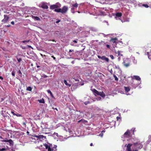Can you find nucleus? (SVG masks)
Masks as SVG:
<instances>
[{
    "mask_svg": "<svg viewBox=\"0 0 151 151\" xmlns=\"http://www.w3.org/2000/svg\"><path fill=\"white\" fill-rule=\"evenodd\" d=\"M125 146L126 147L127 151H138L137 149L142 148L143 145L141 142L138 141L133 143V144L131 143L126 144Z\"/></svg>",
    "mask_w": 151,
    "mask_h": 151,
    "instance_id": "nucleus-1",
    "label": "nucleus"
},
{
    "mask_svg": "<svg viewBox=\"0 0 151 151\" xmlns=\"http://www.w3.org/2000/svg\"><path fill=\"white\" fill-rule=\"evenodd\" d=\"M134 129H135L133 128L131 130L127 129L124 134V137L128 138L132 137V135L134 134Z\"/></svg>",
    "mask_w": 151,
    "mask_h": 151,
    "instance_id": "nucleus-2",
    "label": "nucleus"
},
{
    "mask_svg": "<svg viewBox=\"0 0 151 151\" xmlns=\"http://www.w3.org/2000/svg\"><path fill=\"white\" fill-rule=\"evenodd\" d=\"M44 146L46 149H47L48 151H57L56 146L53 147L52 145L51 144H45L44 145Z\"/></svg>",
    "mask_w": 151,
    "mask_h": 151,
    "instance_id": "nucleus-3",
    "label": "nucleus"
},
{
    "mask_svg": "<svg viewBox=\"0 0 151 151\" xmlns=\"http://www.w3.org/2000/svg\"><path fill=\"white\" fill-rule=\"evenodd\" d=\"M91 90L95 96H100L102 97L105 96V94L103 91L99 92L95 89H93Z\"/></svg>",
    "mask_w": 151,
    "mask_h": 151,
    "instance_id": "nucleus-4",
    "label": "nucleus"
},
{
    "mask_svg": "<svg viewBox=\"0 0 151 151\" xmlns=\"http://www.w3.org/2000/svg\"><path fill=\"white\" fill-rule=\"evenodd\" d=\"M61 6V5L60 4H56L51 5L50 6V9H56Z\"/></svg>",
    "mask_w": 151,
    "mask_h": 151,
    "instance_id": "nucleus-5",
    "label": "nucleus"
},
{
    "mask_svg": "<svg viewBox=\"0 0 151 151\" xmlns=\"http://www.w3.org/2000/svg\"><path fill=\"white\" fill-rule=\"evenodd\" d=\"M40 7L43 9H47L48 8L47 3L43 2L40 5Z\"/></svg>",
    "mask_w": 151,
    "mask_h": 151,
    "instance_id": "nucleus-6",
    "label": "nucleus"
},
{
    "mask_svg": "<svg viewBox=\"0 0 151 151\" xmlns=\"http://www.w3.org/2000/svg\"><path fill=\"white\" fill-rule=\"evenodd\" d=\"M3 142H8L9 143V145L10 146H13V145L14 142L11 139H3L2 140Z\"/></svg>",
    "mask_w": 151,
    "mask_h": 151,
    "instance_id": "nucleus-7",
    "label": "nucleus"
},
{
    "mask_svg": "<svg viewBox=\"0 0 151 151\" xmlns=\"http://www.w3.org/2000/svg\"><path fill=\"white\" fill-rule=\"evenodd\" d=\"M117 40V38L116 37L114 38H112L110 40L111 43L112 44H113L114 46H115V45H116L117 42L116 41Z\"/></svg>",
    "mask_w": 151,
    "mask_h": 151,
    "instance_id": "nucleus-8",
    "label": "nucleus"
},
{
    "mask_svg": "<svg viewBox=\"0 0 151 151\" xmlns=\"http://www.w3.org/2000/svg\"><path fill=\"white\" fill-rule=\"evenodd\" d=\"M4 19L2 20L1 22L4 23H6L8 21L9 19V17L7 15L5 14L4 15Z\"/></svg>",
    "mask_w": 151,
    "mask_h": 151,
    "instance_id": "nucleus-9",
    "label": "nucleus"
},
{
    "mask_svg": "<svg viewBox=\"0 0 151 151\" xmlns=\"http://www.w3.org/2000/svg\"><path fill=\"white\" fill-rule=\"evenodd\" d=\"M68 10V8L65 6H64L62 9H61V13L64 14Z\"/></svg>",
    "mask_w": 151,
    "mask_h": 151,
    "instance_id": "nucleus-10",
    "label": "nucleus"
},
{
    "mask_svg": "<svg viewBox=\"0 0 151 151\" xmlns=\"http://www.w3.org/2000/svg\"><path fill=\"white\" fill-rule=\"evenodd\" d=\"M132 78L133 79H135L138 81H140L141 80V78L139 76H134L132 77Z\"/></svg>",
    "mask_w": 151,
    "mask_h": 151,
    "instance_id": "nucleus-11",
    "label": "nucleus"
},
{
    "mask_svg": "<svg viewBox=\"0 0 151 151\" xmlns=\"http://www.w3.org/2000/svg\"><path fill=\"white\" fill-rule=\"evenodd\" d=\"M36 137H37L38 139H45L46 138V137L43 136V135H40L39 136L36 135L35 136Z\"/></svg>",
    "mask_w": 151,
    "mask_h": 151,
    "instance_id": "nucleus-12",
    "label": "nucleus"
},
{
    "mask_svg": "<svg viewBox=\"0 0 151 151\" xmlns=\"http://www.w3.org/2000/svg\"><path fill=\"white\" fill-rule=\"evenodd\" d=\"M101 59L103 60H104L106 61L107 62H108L109 61V58L106 57L105 56H101Z\"/></svg>",
    "mask_w": 151,
    "mask_h": 151,
    "instance_id": "nucleus-13",
    "label": "nucleus"
},
{
    "mask_svg": "<svg viewBox=\"0 0 151 151\" xmlns=\"http://www.w3.org/2000/svg\"><path fill=\"white\" fill-rule=\"evenodd\" d=\"M150 52H147V54L149 59L151 60V49H150Z\"/></svg>",
    "mask_w": 151,
    "mask_h": 151,
    "instance_id": "nucleus-14",
    "label": "nucleus"
},
{
    "mask_svg": "<svg viewBox=\"0 0 151 151\" xmlns=\"http://www.w3.org/2000/svg\"><path fill=\"white\" fill-rule=\"evenodd\" d=\"M32 17L33 19H34L35 20H37V21H40V18L37 17V16H32Z\"/></svg>",
    "mask_w": 151,
    "mask_h": 151,
    "instance_id": "nucleus-15",
    "label": "nucleus"
},
{
    "mask_svg": "<svg viewBox=\"0 0 151 151\" xmlns=\"http://www.w3.org/2000/svg\"><path fill=\"white\" fill-rule=\"evenodd\" d=\"M124 89L125 92L127 93L130 90V88L129 87H124Z\"/></svg>",
    "mask_w": 151,
    "mask_h": 151,
    "instance_id": "nucleus-16",
    "label": "nucleus"
},
{
    "mask_svg": "<svg viewBox=\"0 0 151 151\" xmlns=\"http://www.w3.org/2000/svg\"><path fill=\"white\" fill-rule=\"evenodd\" d=\"M122 14L121 12L117 13L116 14V16L117 17H119L122 16Z\"/></svg>",
    "mask_w": 151,
    "mask_h": 151,
    "instance_id": "nucleus-17",
    "label": "nucleus"
},
{
    "mask_svg": "<svg viewBox=\"0 0 151 151\" xmlns=\"http://www.w3.org/2000/svg\"><path fill=\"white\" fill-rule=\"evenodd\" d=\"M61 8H57L54 10V11L57 12H61Z\"/></svg>",
    "mask_w": 151,
    "mask_h": 151,
    "instance_id": "nucleus-18",
    "label": "nucleus"
},
{
    "mask_svg": "<svg viewBox=\"0 0 151 151\" xmlns=\"http://www.w3.org/2000/svg\"><path fill=\"white\" fill-rule=\"evenodd\" d=\"M47 92L48 93H49L50 94V95L51 96L52 98H54V96L52 93V92L50 91V90H47Z\"/></svg>",
    "mask_w": 151,
    "mask_h": 151,
    "instance_id": "nucleus-19",
    "label": "nucleus"
},
{
    "mask_svg": "<svg viewBox=\"0 0 151 151\" xmlns=\"http://www.w3.org/2000/svg\"><path fill=\"white\" fill-rule=\"evenodd\" d=\"M124 65L126 67H127L129 66V63H126L125 62H124L123 63Z\"/></svg>",
    "mask_w": 151,
    "mask_h": 151,
    "instance_id": "nucleus-20",
    "label": "nucleus"
},
{
    "mask_svg": "<svg viewBox=\"0 0 151 151\" xmlns=\"http://www.w3.org/2000/svg\"><path fill=\"white\" fill-rule=\"evenodd\" d=\"M64 82L66 85L68 86L69 87H70L71 86V84L68 83L67 81L65 80L64 81Z\"/></svg>",
    "mask_w": 151,
    "mask_h": 151,
    "instance_id": "nucleus-21",
    "label": "nucleus"
},
{
    "mask_svg": "<svg viewBox=\"0 0 151 151\" xmlns=\"http://www.w3.org/2000/svg\"><path fill=\"white\" fill-rule=\"evenodd\" d=\"M115 52L116 54H117V56H118L120 55L121 56H122V55L120 54V52L119 51H115Z\"/></svg>",
    "mask_w": 151,
    "mask_h": 151,
    "instance_id": "nucleus-22",
    "label": "nucleus"
},
{
    "mask_svg": "<svg viewBox=\"0 0 151 151\" xmlns=\"http://www.w3.org/2000/svg\"><path fill=\"white\" fill-rule=\"evenodd\" d=\"M26 90L29 91H31L32 90V88L30 86H28L26 89Z\"/></svg>",
    "mask_w": 151,
    "mask_h": 151,
    "instance_id": "nucleus-23",
    "label": "nucleus"
},
{
    "mask_svg": "<svg viewBox=\"0 0 151 151\" xmlns=\"http://www.w3.org/2000/svg\"><path fill=\"white\" fill-rule=\"evenodd\" d=\"M39 102L40 103H45V101L44 99H41L40 100H39Z\"/></svg>",
    "mask_w": 151,
    "mask_h": 151,
    "instance_id": "nucleus-24",
    "label": "nucleus"
},
{
    "mask_svg": "<svg viewBox=\"0 0 151 151\" xmlns=\"http://www.w3.org/2000/svg\"><path fill=\"white\" fill-rule=\"evenodd\" d=\"M72 6L74 7L77 8L78 6V4L77 3L73 4H72Z\"/></svg>",
    "mask_w": 151,
    "mask_h": 151,
    "instance_id": "nucleus-25",
    "label": "nucleus"
},
{
    "mask_svg": "<svg viewBox=\"0 0 151 151\" xmlns=\"http://www.w3.org/2000/svg\"><path fill=\"white\" fill-rule=\"evenodd\" d=\"M142 6L146 8L149 7V6L147 4H143L142 5Z\"/></svg>",
    "mask_w": 151,
    "mask_h": 151,
    "instance_id": "nucleus-26",
    "label": "nucleus"
},
{
    "mask_svg": "<svg viewBox=\"0 0 151 151\" xmlns=\"http://www.w3.org/2000/svg\"><path fill=\"white\" fill-rule=\"evenodd\" d=\"M18 73L19 75L20 76H21L22 75V73L21 72V71L20 70H18Z\"/></svg>",
    "mask_w": 151,
    "mask_h": 151,
    "instance_id": "nucleus-27",
    "label": "nucleus"
},
{
    "mask_svg": "<svg viewBox=\"0 0 151 151\" xmlns=\"http://www.w3.org/2000/svg\"><path fill=\"white\" fill-rule=\"evenodd\" d=\"M17 60L19 63H20L22 60V59L21 58H17Z\"/></svg>",
    "mask_w": 151,
    "mask_h": 151,
    "instance_id": "nucleus-28",
    "label": "nucleus"
},
{
    "mask_svg": "<svg viewBox=\"0 0 151 151\" xmlns=\"http://www.w3.org/2000/svg\"><path fill=\"white\" fill-rule=\"evenodd\" d=\"M114 77L115 78V80H116V81H118V78H117V77L116 76V75H114Z\"/></svg>",
    "mask_w": 151,
    "mask_h": 151,
    "instance_id": "nucleus-29",
    "label": "nucleus"
},
{
    "mask_svg": "<svg viewBox=\"0 0 151 151\" xmlns=\"http://www.w3.org/2000/svg\"><path fill=\"white\" fill-rule=\"evenodd\" d=\"M15 72L13 71L12 72V76H15Z\"/></svg>",
    "mask_w": 151,
    "mask_h": 151,
    "instance_id": "nucleus-30",
    "label": "nucleus"
},
{
    "mask_svg": "<svg viewBox=\"0 0 151 151\" xmlns=\"http://www.w3.org/2000/svg\"><path fill=\"white\" fill-rule=\"evenodd\" d=\"M104 132V131H102V132L100 134H99V135L100 136H101V137H103V133H102V132Z\"/></svg>",
    "mask_w": 151,
    "mask_h": 151,
    "instance_id": "nucleus-31",
    "label": "nucleus"
},
{
    "mask_svg": "<svg viewBox=\"0 0 151 151\" xmlns=\"http://www.w3.org/2000/svg\"><path fill=\"white\" fill-rule=\"evenodd\" d=\"M6 150V149L5 148H2V149H1L0 148V151H4Z\"/></svg>",
    "mask_w": 151,
    "mask_h": 151,
    "instance_id": "nucleus-32",
    "label": "nucleus"
},
{
    "mask_svg": "<svg viewBox=\"0 0 151 151\" xmlns=\"http://www.w3.org/2000/svg\"><path fill=\"white\" fill-rule=\"evenodd\" d=\"M29 41H30V40H27V41H26V40H24V41H22V43H25L26 42H29Z\"/></svg>",
    "mask_w": 151,
    "mask_h": 151,
    "instance_id": "nucleus-33",
    "label": "nucleus"
},
{
    "mask_svg": "<svg viewBox=\"0 0 151 151\" xmlns=\"http://www.w3.org/2000/svg\"><path fill=\"white\" fill-rule=\"evenodd\" d=\"M21 94L23 95L24 94V91L22 90H21Z\"/></svg>",
    "mask_w": 151,
    "mask_h": 151,
    "instance_id": "nucleus-34",
    "label": "nucleus"
},
{
    "mask_svg": "<svg viewBox=\"0 0 151 151\" xmlns=\"http://www.w3.org/2000/svg\"><path fill=\"white\" fill-rule=\"evenodd\" d=\"M110 56L111 59H114V57L112 55H110Z\"/></svg>",
    "mask_w": 151,
    "mask_h": 151,
    "instance_id": "nucleus-35",
    "label": "nucleus"
},
{
    "mask_svg": "<svg viewBox=\"0 0 151 151\" xmlns=\"http://www.w3.org/2000/svg\"><path fill=\"white\" fill-rule=\"evenodd\" d=\"M16 116H21V114H16V115H15Z\"/></svg>",
    "mask_w": 151,
    "mask_h": 151,
    "instance_id": "nucleus-36",
    "label": "nucleus"
},
{
    "mask_svg": "<svg viewBox=\"0 0 151 151\" xmlns=\"http://www.w3.org/2000/svg\"><path fill=\"white\" fill-rule=\"evenodd\" d=\"M48 76H47L46 75H43V77L44 78H46Z\"/></svg>",
    "mask_w": 151,
    "mask_h": 151,
    "instance_id": "nucleus-37",
    "label": "nucleus"
},
{
    "mask_svg": "<svg viewBox=\"0 0 151 151\" xmlns=\"http://www.w3.org/2000/svg\"><path fill=\"white\" fill-rule=\"evenodd\" d=\"M22 124L25 127H26V123L25 122H23L22 123Z\"/></svg>",
    "mask_w": 151,
    "mask_h": 151,
    "instance_id": "nucleus-38",
    "label": "nucleus"
},
{
    "mask_svg": "<svg viewBox=\"0 0 151 151\" xmlns=\"http://www.w3.org/2000/svg\"><path fill=\"white\" fill-rule=\"evenodd\" d=\"M11 113L14 115H16V114L13 111H12Z\"/></svg>",
    "mask_w": 151,
    "mask_h": 151,
    "instance_id": "nucleus-39",
    "label": "nucleus"
},
{
    "mask_svg": "<svg viewBox=\"0 0 151 151\" xmlns=\"http://www.w3.org/2000/svg\"><path fill=\"white\" fill-rule=\"evenodd\" d=\"M106 47L108 48H110V46L109 45H106Z\"/></svg>",
    "mask_w": 151,
    "mask_h": 151,
    "instance_id": "nucleus-40",
    "label": "nucleus"
},
{
    "mask_svg": "<svg viewBox=\"0 0 151 151\" xmlns=\"http://www.w3.org/2000/svg\"><path fill=\"white\" fill-rule=\"evenodd\" d=\"M11 24L12 25H14V21H12L11 22Z\"/></svg>",
    "mask_w": 151,
    "mask_h": 151,
    "instance_id": "nucleus-41",
    "label": "nucleus"
},
{
    "mask_svg": "<svg viewBox=\"0 0 151 151\" xmlns=\"http://www.w3.org/2000/svg\"><path fill=\"white\" fill-rule=\"evenodd\" d=\"M73 51V50H69V52H72Z\"/></svg>",
    "mask_w": 151,
    "mask_h": 151,
    "instance_id": "nucleus-42",
    "label": "nucleus"
},
{
    "mask_svg": "<svg viewBox=\"0 0 151 151\" xmlns=\"http://www.w3.org/2000/svg\"><path fill=\"white\" fill-rule=\"evenodd\" d=\"M49 41H52L53 42H56V41H55V40H54V39H53L52 40H49Z\"/></svg>",
    "mask_w": 151,
    "mask_h": 151,
    "instance_id": "nucleus-43",
    "label": "nucleus"
},
{
    "mask_svg": "<svg viewBox=\"0 0 151 151\" xmlns=\"http://www.w3.org/2000/svg\"><path fill=\"white\" fill-rule=\"evenodd\" d=\"M51 57L54 60H55V59H56L55 58V57H54L53 56H52Z\"/></svg>",
    "mask_w": 151,
    "mask_h": 151,
    "instance_id": "nucleus-44",
    "label": "nucleus"
},
{
    "mask_svg": "<svg viewBox=\"0 0 151 151\" xmlns=\"http://www.w3.org/2000/svg\"><path fill=\"white\" fill-rule=\"evenodd\" d=\"M73 42H74V43H77V41L76 40H73Z\"/></svg>",
    "mask_w": 151,
    "mask_h": 151,
    "instance_id": "nucleus-45",
    "label": "nucleus"
},
{
    "mask_svg": "<svg viewBox=\"0 0 151 151\" xmlns=\"http://www.w3.org/2000/svg\"><path fill=\"white\" fill-rule=\"evenodd\" d=\"M98 58H100V59H101V57L99 55H98Z\"/></svg>",
    "mask_w": 151,
    "mask_h": 151,
    "instance_id": "nucleus-46",
    "label": "nucleus"
},
{
    "mask_svg": "<svg viewBox=\"0 0 151 151\" xmlns=\"http://www.w3.org/2000/svg\"><path fill=\"white\" fill-rule=\"evenodd\" d=\"M116 119H117V120H119V119H120V118L118 117V116H117L116 117Z\"/></svg>",
    "mask_w": 151,
    "mask_h": 151,
    "instance_id": "nucleus-47",
    "label": "nucleus"
},
{
    "mask_svg": "<svg viewBox=\"0 0 151 151\" xmlns=\"http://www.w3.org/2000/svg\"><path fill=\"white\" fill-rule=\"evenodd\" d=\"M0 79H1V80H3V77L2 76H0Z\"/></svg>",
    "mask_w": 151,
    "mask_h": 151,
    "instance_id": "nucleus-48",
    "label": "nucleus"
},
{
    "mask_svg": "<svg viewBox=\"0 0 151 151\" xmlns=\"http://www.w3.org/2000/svg\"><path fill=\"white\" fill-rule=\"evenodd\" d=\"M83 121L82 119H81V120H79V121H78V123H79V122H81V121Z\"/></svg>",
    "mask_w": 151,
    "mask_h": 151,
    "instance_id": "nucleus-49",
    "label": "nucleus"
},
{
    "mask_svg": "<svg viewBox=\"0 0 151 151\" xmlns=\"http://www.w3.org/2000/svg\"><path fill=\"white\" fill-rule=\"evenodd\" d=\"M90 145L91 146H92L93 145V144L92 143H91L90 144Z\"/></svg>",
    "mask_w": 151,
    "mask_h": 151,
    "instance_id": "nucleus-50",
    "label": "nucleus"
},
{
    "mask_svg": "<svg viewBox=\"0 0 151 151\" xmlns=\"http://www.w3.org/2000/svg\"><path fill=\"white\" fill-rule=\"evenodd\" d=\"M10 26V25H7L6 26V27H9Z\"/></svg>",
    "mask_w": 151,
    "mask_h": 151,
    "instance_id": "nucleus-51",
    "label": "nucleus"
},
{
    "mask_svg": "<svg viewBox=\"0 0 151 151\" xmlns=\"http://www.w3.org/2000/svg\"><path fill=\"white\" fill-rule=\"evenodd\" d=\"M27 134H29V132L28 131H27Z\"/></svg>",
    "mask_w": 151,
    "mask_h": 151,
    "instance_id": "nucleus-52",
    "label": "nucleus"
},
{
    "mask_svg": "<svg viewBox=\"0 0 151 151\" xmlns=\"http://www.w3.org/2000/svg\"><path fill=\"white\" fill-rule=\"evenodd\" d=\"M60 21V20H59L58 21H57L56 22V23H58Z\"/></svg>",
    "mask_w": 151,
    "mask_h": 151,
    "instance_id": "nucleus-53",
    "label": "nucleus"
},
{
    "mask_svg": "<svg viewBox=\"0 0 151 151\" xmlns=\"http://www.w3.org/2000/svg\"><path fill=\"white\" fill-rule=\"evenodd\" d=\"M53 109H56L57 110H58L56 108H53Z\"/></svg>",
    "mask_w": 151,
    "mask_h": 151,
    "instance_id": "nucleus-54",
    "label": "nucleus"
},
{
    "mask_svg": "<svg viewBox=\"0 0 151 151\" xmlns=\"http://www.w3.org/2000/svg\"><path fill=\"white\" fill-rule=\"evenodd\" d=\"M28 47H29L32 48V47H31V46H28Z\"/></svg>",
    "mask_w": 151,
    "mask_h": 151,
    "instance_id": "nucleus-55",
    "label": "nucleus"
},
{
    "mask_svg": "<svg viewBox=\"0 0 151 151\" xmlns=\"http://www.w3.org/2000/svg\"><path fill=\"white\" fill-rule=\"evenodd\" d=\"M39 67H40V66H37V68H39Z\"/></svg>",
    "mask_w": 151,
    "mask_h": 151,
    "instance_id": "nucleus-56",
    "label": "nucleus"
},
{
    "mask_svg": "<svg viewBox=\"0 0 151 151\" xmlns=\"http://www.w3.org/2000/svg\"><path fill=\"white\" fill-rule=\"evenodd\" d=\"M1 25L0 24V27H1Z\"/></svg>",
    "mask_w": 151,
    "mask_h": 151,
    "instance_id": "nucleus-57",
    "label": "nucleus"
},
{
    "mask_svg": "<svg viewBox=\"0 0 151 151\" xmlns=\"http://www.w3.org/2000/svg\"><path fill=\"white\" fill-rule=\"evenodd\" d=\"M108 1H110V0H107Z\"/></svg>",
    "mask_w": 151,
    "mask_h": 151,
    "instance_id": "nucleus-58",
    "label": "nucleus"
}]
</instances>
